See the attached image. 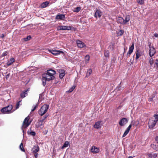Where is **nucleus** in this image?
Masks as SVG:
<instances>
[{
    "mask_svg": "<svg viewBox=\"0 0 158 158\" xmlns=\"http://www.w3.org/2000/svg\"><path fill=\"white\" fill-rule=\"evenodd\" d=\"M49 105L47 104L44 105L38 111V113L41 116L43 115L48 111Z\"/></svg>",
    "mask_w": 158,
    "mask_h": 158,
    "instance_id": "1",
    "label": "nucleus"
},
{
    "mask_svg": "<svg viewBox=\"0 0 158 158\" xmlns=\"http://www.w3.org/2000/svg\"><path fill=\"white\" fill-rule=\"evenodd\" d=\"M29 119V117L28 116H27L25 118L23 122L21 128L23 133L24 132L23 129H25L30 124V123L28 122Z\"/></svg>",
    "mask_w": 158,
    "mask_h": 158,
    "instance_id": "2",
    "label": "nucleus"
},
{
    "mask_svg": "<svg viewBox=\"0 0 158 158\" xmlns=\"http://www.w3.org/2000/svg\"><path fill=\"white\" fill-rule=\"evenodd\" d=\"M12 108V106L11 105H9L8 106L2 109L1 110L3 113H10L12 112L11 111Z\"/></svg>",
    "mask_w": 158,
    "mask_h": 158,
    "instance_id": "3",
    "label": "nucleus"
},
{
    "mask_svg": "<svg viewBox=\"0 0 158 158\" xmlns=\"http://www.w3.org/2000/svg\"><path fill=\"white\" fill-rule=\"evenodd\" d=\"M48 51L50 53L54 55H56L60 54H62L63 55L64 54V52L60 50H49Z\"/></svg>",
    "mask_w": 158,
    "mask_h": 158,
    "instance_id": "4",
    "label": "nucleus"
},
{
    "mask_svg": "<svg viewBox=\"0 0 158 158\" xmlns=\"http://www.w3.org/2000/svg\"><path fill=\"white\" fill-rule=\"evenodd\" d=\"M128 121V119L126 118H123L119 121V124L121 126H123L126 124Z\"/></svg>",
    "mask_w": 158,
    "mask_h": 158,
    "instance_id": "5",
    "label": "nucleus"
},
{
    "mask_svg": "<svg viewBox=\"0 0 158 158\" xmlns=\"http://www.w3.org/2000/svg\"><path fill=\"white\" fill-rule=\"evenodd\" d=\"M109 57V52L108 50H105L104 53L103 60L104 62H106Z\"/></svg>",
    "mask_w": 158,
    "mask_h": 158,
    "instance_id": "6",
    "label": "nucleus"
},
{
    "mask_svg": "<svg viewBox=\"0 0 158 158\" xmlns=\"http://www.w3.org/2000/svg\"><path fill=\"white\" fill-rule=\"evenodd\" d=\"M76 43L77 44V46L81 48H82L85 46V44L81 41L79 40H76Z\"/></svg>",
    "mask_w": 158,
    "mask_h": 158,
    "instance_id": "7",
    "label": "nucleus"
},
{
    "mask_svg": "<svg viewBox=\"0 0 158 158\" xmlns=\"http://www.w3.org/2000/svg\"><path fill=\"white\" fill-rule=\"evenodd\" d=\"M42 75L43 76V77L45 78L48 81L54 79L53 77H52L49 75H48L46 73L43 74Z\"/></svg>",
    "mask_w": 158,
    "mask_h": 158,
    "instance_id": "8",
    "label": "nucleus"
},
{
    "mask_svg": "<svg viewBox=\"0 0 158 158\" xmlns=\"http://www.w3.org/2000/svg\"><path fill=\"white\" fill-rule=\"evenodd\" d=\"M156 123V120H152L149 121L148 123L149 127V128H153L155 126Z\"/></svg>",
    "mask_w": 158,
    "mask_h": 158,
    "instance_id": "9",
    "label": "nucleus"
},
{
    "mask_svg": "<svg viewBox=\"0 0 158 158\" xmlns=\"http://www.w3.org/2000/svg\"><path fill=\"white\" fill-rule=\"evenodd\" d=\"M134 49V44L133 43L131 46L129 48V50L127 52V57L130 56V55Z\"/></svg>",
    "mask_w": 158,
    "mask_h": 158,
    "instance_id": "10",
    "label": "nucleus"
},
{
    "mask_svg": "<svg viewBox=\"0 0 158 158\" xmlns=\"http://www.w3.org/2000/svg\"><path fill=\"white\" fill-rule=\"evenodd\" d=\"M156 50L154 47L150 48L149 51V54L150 57L153 56L156 53Z\"/></svg>",
    "mask_w": 158,
    "mask_h": 158,
    "instance_id": "11",
    "label": "nucleus"
},
{
    "mask_svg": "<svg viewBox=\"0 0 158 158\" xmlns=\"http://www.w3.org/2000/svg\"><path fill=\"white\" fill-rule=\"evenodd\" d=\"M102 12H101L100 10H96V11L95 12L94 17L96 18L98 17L100 18L102 16Z\"/></svg>",
    "mask_w": 158,
    "mask_h": 158,
    "instance_id": "12",
    "label": "nucleus"
},
{
    "mask_svg": "<svg viewBox=\"0 0 158 158\" xmlns=\"http://www.w3.org/2000/svg\"><path fill=\"white\" fill-rule=\"evenodd\" d=\"M65 18V15L63 14H58L56 17V19L60 20H64Z\"/></svg>",
    "mask_w": 158,
    "mask_h": 158,
    "instance_id": "13",
    "label": "nucleus"
},
{
    "mask_svg": "<svg viewBox=\"0 0 158 158\" xmlns=\"http://www.w3.org/2000/svg\"><path fill=\"white\" fill-rule=\"evenodd\" d=\"M31 150L33 152L36 153L39 151L40 148L38 145H36L34 146V148H32Z\"/></svg>",
    "mask_w": 158,
    "mask_h": 158,
    "instance_id": "14",
    "label": "nucleus"
},
{
    "mask_svg": "<svg viewBox=\"0 0 158 158\" xmlns=\"http://www.w3.org/2000/svg\"><path fill=\"white\" fill-rule=\"evenodd\" d=\"M91 152L93 153H95L99 152V149L98 148L95 147V146H93L91 150Z\"/></svg>",
    "mask_w": 158,
    "mask_h": 158,
    "instance_id": "15",
    "label": "nucleus"
},
{
    "mask_svg": "<svg viewBox=\"0 0 158 158\" xmlns=\"http://www.w3.org/2000/svg\"><path fill=\"white\" fill-rule=\"evenodd\" d=\"M117 22L118 23L124 24V19L122 17H118L117 18Z\"/></svg>",
    "mask_w": 158,
    "mask_h": 158,
    "instance_id": "16",
    "label": "nucleus"
},
{
    "mask_svg": "<svg viewBox=\"0 0 158 158\" xmlns=\"http://www.w3.org/2000/svg\"><path fill=\"white\" fill-rule=\"evenodd\" d=\"M101 122L98 121L95 123L94 125V128L96 129L100 128L101 127Z\"/></svg>",
    "mask_w": 158,
    "mask_h": 158,
    "instance_id": "17",
    "label": "nucleus"
},
{
    "mask_svg": "<svg viewBox=\"0 0 158 158\" xmlns=\"http://www.w3.org/2000/svg\"><path fill=\"white\" fill-rule=\"evenodd\" d=\"M60 73L59 74V77L61 79H62L63 77L65 75V71L64 69H62L60 70Z\"/></svg>",
    "mask_w": 158,
    "mask_h": 158,
    "instance_id": "18",
    "label": "nucleus"
},
{
    "mask_svg": "<svg viewBox=\"0 0 158 158\" xmlns=\"http://www.w3.org/2000/svg\"><path fill=\"white\" fill-rule=\"evenodd\" d=\"M157 156L156 153H150L148 155V158H155Z\"/></svg>",
    "mask_w": 158,
    "mask_h": 158,
    "instance_id": "19",
    "label": "nucleus"
},
{
    "mask_svg": "<svg viewBox=\"0 0 158 158\" xmlns=\"http://www.w3.org/2000/svg\"><path fill=\"white\" fill-rule=\"evenodd\" d=\"M15 61V60L14 58H11L7 62L6 64L8 66L11 65Z\"/></svg>",
    "mask_w": 158,
    "mask_h": 158,
    "instance_id": "20",
    "label": "nucleus"
},
{
    "mask_svg": "<svg viewBox=\"0 0 158 158\" xmlns=\"http://www.w3.org/2000/svg\"><path fill=\"white\" fill-rule=\"evenodd\" d=\"M130 17L129 15H127L125 18V19H124V24H126L127 22H128L130 20Z\"/></svg>",
    "mask_w": 158,
    "mask_h": 158,
    "instance_id": "21",
    "label": "nucleus"
},
{
    "mask_svg": "<svg viewBox=\"0 0 158 158\" xmlns=\"http://www.w3.org/2000/svg\"><path fill=\"white\" fill-rule=\"evenodd\" d=\"M66 26H59L57 28V30H66Z\"/></svg>",
    "mask_w": 158,
    "mask_h": 158,
    "instance_id": "22",
    "label": "nucleus"
},
{
    "mask_svg": "<svg viewBox=\"0 0 158 158\" xmlns=\"http://www.w3.org/2000/svg\"><path fill=\"white\" fill-rule=\"evenodd\" d=\"M44 121H43V120L41 119L38 120L37 122L38 126L39 127L42 126L44 125Z\"/></svg>",
    "mask_w": 158,
    "mask_h": 158,
    "instance_id": "23",
    "label": "nucleus"
},
{
    "mask_svg": "<svg viewBox=\"0 0 158 158\" xmlns=\"http://www.w3.org/2000/svg\"><path fill=\"white\" fill-rule=\"evenodd\" d=\"M48 4H49V3L47 1H46L44 2H43L41 5V7L45 8V7H46L48 5Z\"/></svg>",
    "mask_w": 158,
    "mask_h": 158,
    "instance_id": "24",
    "label": "nucleus"
},
{
    "mask_svg": "<svg viewBox=\"0 0 158 158\" xmlns=\"http://www.w3.org/2000/svg\"><path fill=\"white\" fill-rule=\"evenodd\" d=\"M149 62L150 65V67H154V61L152 58L149 59Z\"/></svg>",
    "mask_w": 158,
    "mask_h": 158,
    "instance_id": "25",
    "label": "nucleus"
},
{
    "mask_svg": "<svg viewBox=\"0 0 158 158\" xmlns=\"http://www.w3.org/2000/svg\"><path fill=\"white\" fill-rule=\"evenodd\" d=\"M42 84L44 86H45L46 84V81L47 80L45 78H44L43 76L42 75Z\"/></svg>",
    "mask_w": 158,
    "mask_h": 158,
    "instance_id": "26",
    "label": "nucleus"
},
{
    "mask_svg": "<svg viewBox=\"0 0 158 158\" xmlns=\"http://www.w3.org/2000/svg\"><path fill=\"white\" fill-rule=\"evenodd\" d=\"M69 144V143L68 141H65L63 144V146L61 147L62 149H64L65 148L67 147H68Z\"/></svg>",
    "mask_w": 158,
    "mask_h": 158,
    "instance_id": "27",
    "label": "nucleus"
},
{
    "mask_svg": "<svg viewBox=\"0 0 158 158\" xmlns=\"http://www.w3.org/2000/svg\"><path fill=\"white\" fill-rule=\"evenodd\" d=\"M135 54L136 55V59L137 60L141 56V54L138 50L136 51Z\"/></svg>",
    "mask_w": 158,
    "mask_h": 158,
    "instance_id": "28",
    "label": "nucleus"
},
{
    "mask_svg": "<svg viewBox=\"0 0 158 158\" xmlns=\"http://www.w3.org/2000/svg\"><path fill=\"white\" fill-rule=\"evenodd\" d=\"M154 67H158V59H156L154 64Z\"/></svg>",
    "mask_w": 158,
    "mask_h": 158,
    "instance_id": "29",
    "label": "nucleus"
},
{
    "mask_svg": "<svg viewBox=\"0 0 158 158\" xmlns=\"http://www.w3.org/2000/svg\"><path fill=\"white\" fill-rule=\"evenodd\" d=\"M151 147L154 150L156 151L157 148V145L154 144H151Z\"/></svg>",
    "mask_w": 158,
    "mask_h": 158,
    "instance_id": "30",
    "label": "nucleus"
},
{
    "mask_svg": "<svg viewBox=\"0 0 158 158\" xmlns=\"http://www.w3.org/2000/svg\"><path fill=\"white\" fill-rule=\"evenodd\" d=\"M31 38V37L30 35L27 36L26 38H23V40L25 41L30 40Z\"/></svg>",
    "mask_w": 158,
    "mask_h": 158,
    "instance_id": "31",
    "label": "nucleus"
},
{
    "mask_svg": "<svg viewBox=\"0 0 158 158\" xmlns=\"http://www.w3.org/2000/svg\"><path fill=\"white\" fill-rule=\"evenodd\" d=\"M76 86L75 85H73L72 87L69 90L67 91V92L69 93L71 92L75 88Z\"/></svg>",
    "mask_w": 158,
    "mask_h": 158,
    "instance_id": "32",
    "label": "nucleus"
},
{
    "mask_svg": "<svg viewBox=\"0 0 158 158\" xmlns=\"http://www.w3.org/2000/svg\"><path fill=\"white\" fill-rule=\"evenodd\" d=\"M19 148L20 149V150L23 152H24L25 150L23 147V143H21L20 146H19Z\"/></svg>",
    "mask_w": 158,
    "mask_h": 158,
    "instance_id": "33",
    "label": "nucleus"
},
{
    "mask_svg": "<svg viewBox=\"0 0 158 158\" xmlns=\"http://www.w3.org/2000/svg\"><path fill=\"white\" fill-rule=\"evenodd\" d=\"M81 10V8L79 7H77L75 8L73 10L74 12H78Z\"/></svg>",
    "mask_w": 158,
    "mask_h": 158,
    "instance_id": "34",
    "label": "nucleus"
},
{
    "mask_svg": "<svg viewBox=\"0 0 158 158\" xmlns=\"http://www.w3.org/2000/svg\"><path fill=\"white\" fill-rule=\"evenodd\" d=\"M48 72H49L51 74H52L53 75H55L56 73V71L50 69V70H48Z\"/></svg>",
    "mask_w": 158,
    "mask_h": 158,
    "instance_id": "35",
    "label": "nucleus"
},
{
    "mask_svg": "<svg viewBox=\"0 0 158 158\" xmlns=\"http://www.w3.org/2000/svg\"><path fill=\"white\" fill-rule=\"evenodd\" d=\"M92 73V70L91 69L88 70L86 73V76H89Z\"/></svg>",
    "mask_w": 158,
    "mask_h": 158,
    "instance_id": "36",
    "label": "nucleus"
},
{
    "mask_svg": "<svg viewBox=\"0 0 158 158\" xmlns=\"http://www.w3.org/2000/svg\"><path fill=\"white\" fill-rule=\"evenodd\" d=\"M144 0H137V2L140 5L143 4L144 3Z\"/></svg>",
    "mask_w": 158,
    "mask_h": 158,
    "instance_id": "37",
    "label": "nucleus"
},
{
    "mask_svg": "<svg viewBox=\"0 0 158 158\" xmlns=\"http://www.w3.org/2000/svg\"><path fill=\"white\" fill-rule=\"evenodd\" d=\"M124 32V31L123 30H121L119 31V32L118 33V35L121 36L123 34Z\"/></svg>",
    "mask_w": 158,
    "mask_h": 158,
    "instance_id": "38",
    "label": "nucleus"
},
{
    "mask_svg": "<svg viewBox=\"0 0 158 158\" xmlns=\"http://www.w3.org/2000/svg\"><path fill=\"white\" fill-rule=\"evenodd\" d=\"M38 104H37L35 106H34V108L31 110V111L33 112L34 111L38 106Z\"/></svg>",
    "mask_w": 158,
    "mask_h": 158,
    "instance_id": "39",
    "label": "nucleus"
},
{
    "mask_svg": "<svg viewBox=\"0 0 158 158\" xmlns=\"http://www.w3.org/2000/svg\"><path fill=\"white\" fill-rule=\"evenodd\" d=\"M46 73L48 74V75H49L50 76L52 77H53L54 79L55 78V77H54V76L52 74H51L49 72H48V70L47 71V73Z\"/></svg>",
    "mask_w": 158,
    "mask_h": 158,
    "instance_id": "40",
    "label": "nucleus"
},
{
    "mask_svg": "<svg viewBox=\"0 0 158 158\" xmlns=\"http://www.w3.org/2000/svg\"><path fill=\"white\" fill-rule=\"evenodd\" d=\"M21 102V101H19V102H18L16 105V109H17L19 107V106L20 105V102Z\"/></svg>",
    "mask_w": 158,
    "mask_h": 158,
    "instance_id": "41",
    "label": "nucleus"
},
{
    "mask_svg": "<svg viewBox=\"0 0 158 158\" xmlns=\"http://www.w3.org/2000/svg\"><path fill=\"white\" fill-rule=\"evenodd\" d=\"M9 52L8 51H6L4 52L2 54V56H5L7 55Z\"/></svg>",
    "mask_w": 158,
    "mask_h": 158,
    "instance_id": "42",
    "label": "nucleus"
},
{
    "mask_svg": "<svg viewBox=\"0 0 158 158\" xmlns=\"http://www.w3.org/2000/svg\"><path fill=\"white\" fill-rule=\"evenodd\" d=\"M48 114H46L43 116L42 119L41 120H43V121H44L45 119L47 118V117L48 116Z\"/></svg>",
    "mask_w": 158,
    "mask_h": 158,
    "instance_id": "43",
    "label": "nucleus"
},
{
    "mask_svg": "<svg viewBox=\"0 0 158 158\" xmlns=\"http://www.w3.org/2000/svg\"><path fill=\"white\" fill-rule=\"evenodd\" d=\"M148 46H149V48L150 49L151 48L154 47L153 46V44H152L151 43H150V42H148Z\"/></svg>",
    "mask_w": 158,
    "mask_h": 158,
    "instance_id": "44",
    "label": "nucleus"
},
{
    "mask_svg": "<svg viewBox=\"0 0 158 158\" xmlns=\"http://www.w3.org/2000/svg\"><path fill=\"white\" fill-rule=\"evenodd\" d=\"M154 117L155 118V119L154 120H156V122L158 121V114H155L154 115Z\"/></svg>",
    "mask_w": 158,
    "mask_h": 158,
    "instance_id": "45",
    "label": "nucleus"
},
{
    "mask_svg": "<svg viewBox=\"0 0 158 158\" xmlns=\"http://www.w3.org/2000/svg\"><path fill=\"white\" fill-rule=\"evenodd\" d=\"M20 97L22 98H23L25 97V94L23 92L20 94Z\"/></svg>",
    "mask_w": 158,
    "mask_h": 158,
    "instance_id": "46",
    "label": "nucleus"
},
{
    "mask_svg": "<svg viewBox=\"0 0 158 158\" xmlns=\"http://www.w3.org/2000/svg\"><path fill=\"white\" fill-rule=\"evenodd\" d=\"M129 133V132L127 131H125V132H124L123 135L122 136L123 137H125Z\"/></svg>",
    "mask_w": 158,
    "mask_h": 158,
    "instance_id": "47",
    "label": "nucleus"
},
{
    "mask_svg": "<svg viewBox=\"0 0 158 158\" xmlns=\"http://www.w3.org/2000/svg\"><path fill=\"white\" fill-rule=\"evenodd\" d=\"M122 88L121 86H118L116 89L118 91L121 90L122 89Z\"/></svg>",
    "mask_w": 158,
    "mask_h": 158,
    "instance_id": "48",
    "label": "nucleus"
},
{
    "mask_svg": "<svg viewBox=\"0 0 158 158\" xmlns=\"http://www.w3.org/2000/svg\"><path fill=\"white\" fill-rule=\"evenodd\" d=\"M30 134L32 136H35V133L34 131H31L30 133Z\"/></svg>",
    "mask_w": 158,
    "mask_h": 158,
    "instance_id": "49",
    "label": "nucleus"
},
{
    "mask_svg": "<svg viewBox=\"0 0 158 158\" xmlns=\"http://www.w3.org/2000/svg\"><path fill=\"white\" fill-rule=\"evenodd\" d=\"M10 76V73H9L7 74V75L6 76V80H7L8 79V78Z\"/></svg>",
    "mask_w": 158,
    "mask_h": 158,
    "instance_id": "50",
    "label": "nucleus"
},
{
    "mask_svg": "<svg viewBox=\"0 0 158 158\" xmlns=\"http://www.w3.org/2000/svg\"><path fill=\"white\" fill-rule=\"evenodd\" d=\"M66 30H70V27H71L70 26L67 27V26H66Z\"/></svg>",
    "mask_w": 158,
    "mask_h": 158,
    "instance_id": "51",
    "label": "nucleus"
},
{
    "mask_svg": "<svg viewBox=\"0 0 158 158\" xmlns=\"http://www.w3.org/2000/svg\"><path fill=\"white\" fill-rule=\"evenodd\" d=\"M155 139L157 143H158V136L156 137L155 138Z\"/></svg>",
    "mask_w": 158,
    "mask_h": 158,
    "instance_id": "52",
    "label": "nucleus"
},
{
    "mask_svg": "<svg viewBox=\"0 0 158 158\" xmlns=\"http://www.w3.org/2000/svg\"><path fill=\"white\" fill-rule=\"evenodd\" d=\"M153 100V97H152L151 98H150L149 99V100H148V101H149V102H152V101Z\"/></svg>",
    "mask_w": 158,
    "mask_h": 158,
    "instance_id": "53",
    "label": "nucleus"
},
{
    "mask_svg": "<svg viewBox=\"0 0 158 158\" xmlns=\"http://www.w3.org/2000/svg\"><path fill=\"white\" fill-rule=\"evenodd\" d=\"M38 153H35L34 156L35 158H37L38 157Z\"/></svg>",
    "mask_w": 158,
    "mask_h": 158,
    "instance_id": "54",
    "label": "nucleus"
},
{
    "mask_svg": "<svg viewBox=\"0 0 158 158\" xmlns=\"http://www.w3.org/2000/svg\"><path fill=\"white\" fill-rule=\"evenodd\" d=\"M154 36L155 37H158V34L156 33H155L154 34Z\"/></svg>",
    "mask_w": 158,
    "mask_h": 158,
    "instance_id": "55",
    "label": "nucleus"
},
{
    "mask_svg": "<svg viewBox=\"0 0 158 158\" xmlns=\"http://www.w3.org/2000/svg\"><path fill=\"white\" fill-rule=\"evenodd\" d=\"M75 28L73 27H71L70 30H75Z\"/></svg>",
    "mask_w": 158,
    "mask_h": 158,
    "instance_id": "56",
    "label": "nucleus"
},
{
    "mask_svg": "<svg viewBox=\"0 0 158 158\" xmlns=\"http://www.w3.org/2000/svg\"><path fill=\"white\" fill-rule=\"evenodd\" d=\"M5 37V35L4 34H2L0 36V37L3 38Z\"/></svg>",
    "mask_w": 158,
    "mask_h": 158,
    "instance_id": "57",
    "label": "nucleus"
},
{
    "mask_svg": "<svg viewBox=\"0 0 158 158\" xmlns=\"http://www.w3.org/2000/svg\"><path fill=\"white\" fill-rule=\"evenodd\" d=\"M130 128H129V127H127V129L126 131H127L129 132V131L130 130Z\"/></svg>",
    "mask_w": 158,
    "mask_h": 158,
    "instance_id": "58",
    "label": "nucleus"
},
{
    "mask_svg": "<svg viewBox=\"0 0 158 158\" xmlns=\"http://www.w3.org/2000/svg\"><path fill=\"white\" fill-rule=\"evenodd\" d=\"M156 95V94L155 93L153 94L152 95V97H153V98H154L155 97Z\"/></svg>",
    "mask_w": 158,
    "mask_h": 158,
    "instance_id": "59",
    "label": "nucleus"
},
{
    "mask_svg": "<svg viewBox=\"0 0 158 158\" xmlns=\"http://www.w3.org/2000/svg\"><path fill=\"white\" fill-rule=\"evenodd\" d=\"M23 93L25 94H27V91H23Z\"/></svg>",
    "mask_w": 158,
    "mask_h": 158,
    "instance_id": "60",
    "label": "nucleus"
},
{
    "mask_svg": "<svg viewBox=\"0 0 158 158\" xmlns=\"http://www.w3.org/2000/svg\"><path fill=\"white\" fill-rule=\"evenodd\" d=\"M85 57H86V58L88 57V60H89V58H90V57H89V55H86V56H85Z\"/></svg>",
    "mask_w": 158,
    "mask_h": 158,
    "instance_id": "61",
    "label": "nucleus"
},
{
    "mask_svg": "<svg viewBox=\"0 0 158 158\" xmlns=\"http://www.w3.org/2000/svg\"><path fill=\"white\" fill-rule=\"evenodd\" d=\"M42 95L41 94H40V96H39V99H40L41 98H42Z\"/></svg>",
    "mask_w": 158,
    "mask_h": 158,
    "instance_id": "62",
    "label": "nucleus"
},
{
    "mask_svg": "<svg viewBox=\"0 0 158 158\" xmlns=\"http://www.w3.org/2000/svg\"><path fill=\"white\" fill-rule=\"evenodd\" d=\"M131 124H130V125H129V126H128V127L129 128H130L131 129Z\"/></svg>",
    "mask_w": 158,
    "mask_h": 158,
    "instance_id": "63",
    "label": "nucleus"
},
{
    "mask_svg": "<svg viewBox=\"0 0 158 158\" xmlns=\"http://www.w3.org/2000/svg\"><path fill=\"white\" fill-rule=\"evenodd\" d=\"M156 151H158V145H157V148L156 149Z\"/></svg>",
    "mask_w": 158,
    "mask_h": 158,
    "instance_id": "64",
    "label": "nucleus"
}]
</instances>
